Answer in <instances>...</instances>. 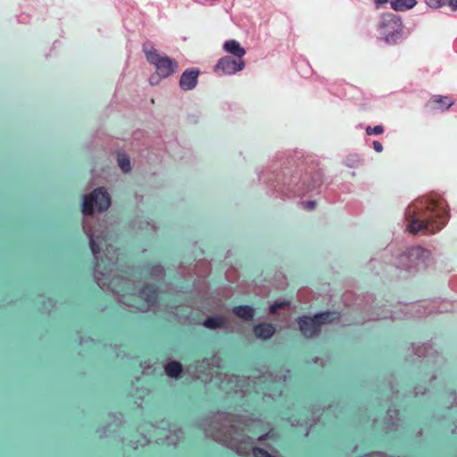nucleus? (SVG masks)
<instances>
[{
	"mask_svg": "<svg viewBox=\"0 0 457 457\" xmlns=\"http://www.w3.org/2000/svg\"><path fill=\"white\" fill-rule=\"evenodd\" d=\"M18 21L21 23H27L29 21V15L22 13L18 17Z\"/></svg>",
	"mask_w": 457,
	"mask_h": 457,
	"instance_id": "nucleus-43",
	"label": "nucleus"
},
{
	"mask_svg": "<svg viewBox=\"0 0 457 457\" xmlns=\"http://www.w3.org/2000/svg\"><path fill=\"white\" fill-rule=\"evenodd\" d=\"M361 163V159L357 154H351L344 160V164L349 168L358 167Z\"/></svg>",
	"mask_w": 457,
	"mask_h": 457,
	"instance_id": "nucleus-33",
	"label": "nucleus"
},
{
	"mask_svg": "<svg viewBox=\"0 0 457 457\" xmlns=\"http://www.w3.org/2000/svg\"><path fill=\"white\" fill-rule=\"evenodd\" d=\"M222 367V359L218 355L204 357L201 360H195L186 365L185 373L194 379H200L205 383L210 382V378L214 373L213 368Z\"/></svg>",
	"mask_w": 457,
	"mask_h": 457,
	"instance_id": "nucleus-13",
	"label": "nucleus"
},
{
	"mask_svg": "<svg viewBox=\"0 0 457 457\" xmlns=\"http://www.w3.org/2000/svg\"><path fill=\"white\" fill-rule=\"evenodd\" d=\"M407 230L413 235H435L447 224L449 206L444 198L436 195L417 198L404 211Z\"/></svg>",
	"mask_w": 457,
	"mask_h": 457,
	"instance_id": "nucleus-4",
	"label": "nucleus"
},
{
	"mask_svg": "<svg viewBox=\"0 0 457 457\" xmlns=\"http://www.w3.org/2000/svg\"><path fill=\"white\" fill-rule=\"evenodd\" d=\"M432 100L441 105L442 111L448 110L453 104V102L450 101L447 96H434Z\"/></svg>",
	"mask_w": 457,
	"mask_h": 457,
	"instance_id": "nucleus-34",
	"label": "nucleus"
},
{
	"mask_svg": "<svg viewBox=\"0 0 457 457\" xmlns=\"http://www.w3.org/2000/svg\"><path fill=\"white\" fill-rule=\"evenodd\" d=\"M448 398L450 400H453V402L451 403V405L448 408L453 407L454 404L457 405V395L454 392L449 393Z\"/></svg>",
	"mask_w": 457,
	"mask_h": 457,
	"instance_id": "nucleus-44",
	"label": "nucleus"
},
{
	"mask_svg": "<svg viewBox=\"0 0 457 457\" xmlns=\"http://www.w3.org/2000/svg\"><path fill=\"white\" fill-rule=\"evenodd\" d=\"M431 251L420 245L407 247L395 256L394 266L408 276L426 271L434 265Z\"/></svg>",
	"mask_w": 457,
	"mask_h": 457,
	"instance_id": "nucleus-9",
	"label": "nucleus"
},
{
	"mask_svg": "<svg viewBox=\"0 0 457 457\" xmlns=\"http://www.w3.org/2000/svg\"><path fill=\"white\" fill-rule=\"evenodd\" d=\"M435 310H433V314L437 313H445L453 311L452 303L447 301L441 300H432Z\"/></svg>",
	"mask_w": 457,
	"mask_h": 457,
	"instance_id": "nucleus-29",
	"label": "nucleus"
},
{
	"mask_svg": "<svg viewBox=\"0 0 457 457\" xmlns=\"http://www.w3.org/2000/svg\"><path fill=\"white\" fill-rule=\"evenodd\" d=\"M109 418L112 420V422H109L106 427H103L97 429V433L100 437L106 436L107 429L112 426V423L118 427L123 422V416L121 413H110Z\"/></svg>",
	"mask_w": 457,
	"mask_h": 457,
	"instance_id": "nucleus-28",
	"label": "nucleus"
},
{
	"mask_svg": "<svg viewBox=\"0 0 457 457\" xmlns=\"http://www.w3.org/2000/svg\"><path fill=\"white\" fill-rule=\"evenodd\" d=\"M307 411L312 412V418L307 417L301 420L297 418L291 417L288 419V421L292 426H308L309 428H312L317 422L319 416H316V411L314 409L312 411L307 410Z\"/></svg>",
	"mask_w": 457,
	"mask_h": 457,
	"instance_id": "nucleus-26",
	"label": "nucleus"
},
{
	"mask_svg": "<svg viewBox=\"0 0 457 457\" xmlns=\"http://www.w3.org/2000/svg\"><path fill=\"white\" fill-rule=\"evenodd\" d=\"M142 50L147 62L154 66L156 72L161 77L168 78L176 72L179 62L168 55L159 54L151 41H145L142 46Z\"/></svg>",
	"mask_w": 457,
	"mask_h": 457,
	"instance_id": "nucleus-12",
	"label": "nucleus"
},
{
	"mask_svg": "<svg viewBox=\"0 0 457 457\" xmlns=\"http://www.w3.org/2000/svg\"><path fill=\"white\" fill-rule=\"evenodd\" d=\"M313 317L315 318L319 328L321 329L323 325L339 322L341 313L337 311H325L314 313Z\"/></svg>",
	"mask_w": 457,
	"mask_h": 457,
	"instance_id": "nucleus-19",
	"label": "nucleus"
},
{
	"mask_svg": "<svg viewBox=\"0 0 457 457\" xmlns=\"http://www.w3.org/2000/svg\"><path fill=\"white\" fill-rule=\"evenodd\" d=\"M411 353L418 360L415 379L432 383L437 378L445 365V359L429 343L411 344Z\"/></svg>",
	"mask_w": 457,
	"mask_h": 457,
	"instance_id": "nucleus-6",
	"label": "nucleus"
},
{
	"mask_svg": "<svg viewBox=\"0 0 457 457\" xmlns=\"http://www.w3.org/2000/svg\"><path fill=\"white\" fill-rule=\"evenodd\" d=\"M201 324L211 330H228L230 328L229 319L222 315L208 316Z\"/></svg>",
	"mask_w": 457,
	"mask_h": 457,
	"instance_id": "nucleus-18",
	"label": "nucleus"
},
{
	"mask_svg": "<svg viewBox=\"0 0 457 457\" xmlns=\"http://www.w3.org/2000/svg\"><path fill=\"white\" fill-rule=\"evenodd\" d=\"M265 446H267V447L270 449V443H266V444H265Z\"/></svg>",
	"mask_w": 457,
	"mask_h": 457,
	"instance_id": "nucleus-53",
	"label": "nucleus"
},
{
	"mask_svg": "<svg viewBox=\"0 0 457 457\" xmlns=\"http://www.w3.org/2000/svg\"><path fill=\"white\" fill-rule=\"evenodd\" d=\"M416 0H391L390 5L395 12H404L416 6Z\"/></svg>",
	"mask_w": 457,
	"mask_h": 457,
	"instance_id": "nucleus-27",
	"label": "nucleus"
},
{
	"mask_svg": "<svg viewBox=\"0 0 457 457\" xmlns=\"http://www.w3.org/2000/svg\"><path fill=\"white\" fill-rule=\"evenodd\" d=\"M132 228L145 231L149 234H154L157 231V227L154 221L144 216H138L132 221Z\"/></svg>",
	"mask_w": 457,
	"mask_h": 457,
	"instance_id": "nucleus-20",
	"label": "nucleus"
},
{
	"mask_svg": "<svg viewBox=\"0 0 457 457\" xmlns=\"http://www.w3.org/2000/svg\"><path fill=\"white\" fill-rule=\"evenodd\" d=\"M365 132L368 136L370 135H380L384 132V127L383 125H377L374 128H371L370 126H367L365 129Z\"/></svg>",
	"mask_w": 457,
	"mask_h": 457,
	"instance_id": "nucleus-36",
	"label": "nucleus"
},
{
	"mask_svg": "<svg viewBox=\"0 0 457 457\" xmlns=\"http://www.w3.org/2000/svg\"><path fill=\"white\" fill-rule=\"evenodd\" d=\"M223 50L228 54H233L232 57L244 59L245 50L242 47L238 41L235 39L227 40L223 44Z\"/></svg>",
	"mask_w": 457,
	"mask_h": 457,
	"instance_id": "nucleus-23",
	"label": "nucleus"
},
{
	"mask_svg": "<svg viewBox=\"0 0 457 457\" xmlns=\"http://www.w3.org/2000/svg\"><path fill=\"white\" fill-rule=\"evenodd\" d=\"M210 272V265L204 260H199L195 264L187 260L181 262L178 268L179 277L185 285L179 287V292L195 294L199 298H204L207 294V284L204 279Z\"/></svg>",
	"mask_w": 457,
	"mask_h": 457,
	"instance_id": "nucleus-8",
	"label": "nucleus"
},
{
	"mask_svg": "<svg viewBox=\"0 0 457 457\" xmlns=\"http://www.w3.org/2000/svg\"><path fill=\"white\" fill-rule=\"evenodd\" d=\"M388 0H374V4L376 5V8H379L382 4L387 3Z\"/></svg>",
	"mask_w": 457,
	"mask_h": 457,
	"instance_id": "nucleus-48",
	"label": "nucleus"
},
{
	"mask_svg": "<svg viewBox=\"0 0 457 457\" xmlns=\"http://www.w3.org/2000/svg\"><path fill=\"white\" fill-rule=\"evenodd\" d=\"M253 331L257 338L267 340L275 334L276 328L271 323L262 322L253 326Z\"/></svg>",
	"mask_w": 457,
	"mask_h": 457,
	"instance_id": "nucleus-21",
	"label": "nucleus"
},
{
	"mask_svg": "<svg viewBox=\"0 0 457 457\" xmlns=\"http://www.w3.org/2000/svg\"><path fill=\"white\" fill-rule=\"evenodd\" d=\"M433 302L422 301L417 303H411L405 307V313H411V318H423L433 314Z\"/></svg>",
	"mask_w": 457,
	"mask_h": 457,
	"instance_id": "nucleus-17",
	"label": "nucleus"
},
{
	"mask_svg": "<svg viewBox=\"0 0 457 457\" xmlns=\"http://www.w3.org/2000/svg\"><path fill=\"white\" fill-rule=\"evenodd\" d=\"M117 161L119 167L124 173H128L131 170L129 156L124 152H119L117 154Z\"/></svg>",
	"mask_w": 457,
	"mask_h": 457,
	"instance_id": "nucleus-30",
	"label": "nucleus"
},
{
	"mask_svg": "<svg viewBox=\"0 0 457 457\" xmlns=\"http://www.w3.org/2000/svg\"><path fill=\"white\" fill-rule=\"evenodd\" d=\"M386 390H388L391 394V395L393 396L395 394H397L398 391H395V385H394V382L393 380H389L387 385H386Z\"/></svg>",
	"mask_w": 457,
	"mask_h": 457,
	"instance_id": "nucleus-42",
	"label": "nucleus"
},
{
	"mask_svg": "<svg viewBox=\"0 0 457 457\" xmlns=\"http://www.w3.org/2000/svg\"><path fill=\"white\" fill-rule=\"evenodd\" d=\"M42 300V311L49 312L54 306V302L51 298L41 297Z\"/></svg>",
	"mask_w": 457,
	"mask_h": 457,
	"instance_id": "nucleus-37",
	"label": "nucleus"
},
{
	"mask_svg": "<svg viewBox=\"0 0 457 457\" xmlns=\"http://www.w3.org/2000/svg\"><path fill=\"white\" fill-rule=\"evenodd\" d=\"M373 148L376 152L378 153H380L383 151V145L380 142L378 141H374L373 142Z\"/></svg>",
	"mask_w": 457,
	"mask_h": 457,
	"instance_id": "nucleus-46",
	"label": "nucleus"
},
{
	"mask_svg": "<svg viewBox=\"0 0 457 457\" xmlns=\"http://www.w3.org/2000/svg\"><path fill=\"white\" fill-rule=\"evenodd\" d=\"M378 30L387 45L399 44L405 38L401 17L392 12L381 15Z\"/></svg>",
	"mask_w": 457,
	"mask_h": 457,
	"instance_id": "nucleus-11",
	"label": "nucleus"
},
{
	"mask_svg": "<svg viewBox=\"0 0 457 457\" xmlns=\"http://www.w3.org/2000/svg\"><path fill=\"white\" fill-rule=\"evenodd\" d=\"M299 331L306 339H312L318 337L321 329L319 328L318 323L313 315H302L296 319Z\"/></svg>",
	"mask_w": 457,
	"mask_h": 457,
	"instance_id": "nucleus-15",
	"label": "nucleus"
},
{
	"mask_svg": "<svg viewBox=\"0 0 457 457\" xmlns=\"http://www.w3.org/2000/svg\"><path fill=\"white\" fill-rule=\"evenodd\" d=\"M453 433L457 434V426H455V428L453 429Z\"/></svg>",
	"mask_w": 457,
	"mask_h": 457,
	"instance_id": "nucleus-52",
	"label": "nucleus"
},
{
	"mask_svg": "<svg viewBox=\"0 0 457 457\" xmlns=\"http://www.w3.org/2000/svg\"><path fill=\"white\" fill-rule=\"evenodd\" d=\"M201 71L199 68L191 67L185 70L180 75L179 86L182 91H191L198 84V78Z\"/></svg>",
	"mask_w": 457,
	"mask_h": 457,
	"instance_id": "nucleus-16",
	"label": "nucleus"
},
{
	"mask_svg": "<svg viewBox=\"0 0 457 457\" xmlns=\"http://www.w3.org/2000/svg\"><path fill=\"white\" fill-rule=\"evenodd\" d=\"M289 305L290 302L287 300H276L270 305L269 312L270 314H275L278 312V311L289 307Z\"/></svg>",
	"mask_w": 457,
	"mask_h": 457,
	"instance_id": "nucleus-32",
	"label": "nucleus"
},
{
	"mask_svg": "<svg viewBox=\"0 0 457 457\" xmlns=\"http://www.w3.org/2000/svg\"><path fill=\"white\" fill-rule=\"evenodd\" d=\"M447 2L453 11L457 10V0H448Z\"/></svg>",
	"mask_w": 457,
	"mask_h": 457,
	"instance_id": "nucleus-47",
	"label": "nucleus"
},
{
	"mask_svg": "<svg viewBox=\"0 0 457 457\" xmlns=\"http://www.w3.org/2000/svg\"><path fill=\"white\" fill-rule=\"evenodd\" d=\"M163 79L162 77L160 76V74H158L157 72L155 74H153L149 77V83L151 85H157L160 80Z\"/></svg>",
	"mask_w": 457,
	"mask_h": 457,
	"instance_id": "nucleus-40",
	"label": "nucleus"
},
{
	"mask_svg": "<svg viewBox=\"0 0 457 457\" xmlns=\"http://www.w3.org/2000/svg\"><path fill=\"white\" fill-rule=\"evenodd\" d=\"M87 342L94 343V340L91 339V338H88V339L85 340V343H87ZM83 343H84V339L80 338L79 344L82 345Z\"/></svg>",
	"mask_w": 457,
	"mask_h": 457,
	"instance_id": "nucleus-50",
	"label": "nucleus"
},
{
	"mask_svg": "<svg viewBox=\"0 0 457 457\" xmlns=\"http://www.w3.org/2000/svg\"><path fill=\"white\" fill-rule=\"evenodd\" d=\"M353 296V293H352V292H346V293L344 295V296H343V297H344V302H345V304H348V303H346V301H347L348 299L352 298Z\"/></svg>",
	"mask_w": 457,
	"mask_h": 457,
	"instance_id": "nucleus-49",
	"label": "nucleus"
},
{
	"mask_svg": "<svg viewBox=\"0 0 457 457\" xmlns=\"http://www.w3.org/2000/svg\"><path fill=\"white\" fill-rule=\"evenodd\" d=\"M369 269L377 273V274H379V272L383 270L384 268V265L383 263L378 260V259H375V258H372L370 259V261L369 262Z\"/></svg>",
	"mask_w": 457,
	"mask_h": 457,
	"instance_id": "nucleus-35",
	"label": "nucleus"
},
{
	"mask_svg": "<svg viewBox=\"0 0 457 457\" xmlns=\"http://www.w3.org/2000/svg\"><path fill=\"white\" fill-rule=\"evenodd\" d=\"M399 425L398 410L390 407L385 418V429L386 432L395 431L398 428Z\"/></svg>",
	"mask_w": 457,
	"mask_h": 457,
	"instance_id": "nucleus-25",
	"label": "nucleus"
},
{
	"mask_svg": "<svg viewBox=\"0 0 457 457\" xmlns=\"http://www.w3.org/2000/svg\"><path fill=\"white\" fill-rule=\"evenodd\" d=\"M110 205L111 196L103 187L84 195L81 205L84 214L83 230L88 237L96 260L95 280L101 288L111 290L120 303L146 312L157 305L159 287L152 283L141 285L139 270L136 268H129L118 273V253L111 243V231L105 224L94 225V212H105Z\"/></svg>",
	"mask_w": 457,
	"mask_h": 457,
	"instance_id": "nucleus-1",
	"label": "nucleus"
},
{
	"mask_svg": "<svg viewBox=\"0 0 457 457\" xmlns=\"http://www.w3.org/2000/svg\"><path fill=\"white\" fill-rule=\"evenodd\" d=\"M149 275L155 279H161L165 275V270L161 264L152 265L148 269Z\"/></svg>",
	"mask_w": 457,
	"mask_h": 457,
	"instance_id": "nucleus-31",
	"label": "nucleus"
},
{
	"mask_svg": "<svg viewBox=\"0 0 457 457\" xmlns=\"http://www.w3.org/2000/svg\"><path fill=\"white\" fill-rule=\"evenodd\" d=\"M428 392L427 388H423L421 386H416L413 389L414 396H418L419 395H425Z\"/></svg>",
	"mask_w": 457,
	"mask_h": 457,
	"instance_id": "nucleus-41",
	"label": "nucleus"
},
{
	"mask_svg": "<svg viewBox=\"0 0 457 457\" xmlns=\"http://www.w3.org/2000/svg\"><path fill=\"white\" fill-rule=\"evenodd\" d=\"M364 457H388V456L382 452H375V453H368Z\"/></svg>",
	"mask_w": 457,
	"mask_h": 457,
	"instance_id": "nucleus-45",
	"label": "nucleus"
},
{
	"mask_svg": "<svg viewBox=\"0 0 457 457\" xmlns=\"http://www.w3.org/2000/svg\"><path fill=\"white\" fill-rule=\"evenodd\" d=\"M288 373L287 370L276 373L266 371L258 377H239L217 371L210 378V383L226 394L235 393L245 396L253 388L257 394H262L263 399L268 397L275 400L281 395Z\"/></svg>",
	"mask_w": 457,
	"mask_h": 457,
	"instance_id": "nucleus-5",
	"label": "nucleus"
},
{
	"mask_svg": "<svg viewBox=\"0 0 457 457\" xmlns=\"http://www.w3.org/2000/svg\"><path fill=\"white\" fill-rule=\"evenodd\" d=\"M448 0H425L428 6L431 8H440L447 3Z\"/></svg>",
	"mask_w": 457,
	"mask_h": 457,
	"instance_id": "nucleus-39",
	"label": "nucleus"
},
{
	"mask_svg": "<svg viewBox=\"0 0 457 457\" xmlns=\"http://www.w3.org/2000/svg\"><path fill=\"white\" fill-rule=\"evenodd\" d=\"M198 426L204 430L207 437L234 450L239 455L253 457H276L268 451L255 446V442H276L278 434L268 424L260 420H246L241 416L228 412L218 411L202 419Z\"/></svg>",
	"mask_w": 457,
	"mask_h": 457,
	"instance_id": "nucleus-3",
	"label": "nucleus"
},
{
	"mask_svg": "<svg viewBox=\"0 0 457 457\" xmlns=\"http://www.w3.org/2000/svg\"><path fill=\"white\" fill-rule=\"evenodd\" d=\"M140 429L142 433L141 441L129 442V445L133 449H137L138 444H140V445H145L152 441L157 444L176 447L184 438L182 428L179 425L172 424L166 420H162L155 423H145L144 426L140 427Z\"/></svg>",
	"mask_w": 457,
	"mask_h": 457,
	"instance_id": "nucleus-7",
	"label": "nucleus"
},
{
	"mask_svg": "<svg viewBox=\"0 0 457 457\" xmlns=\"http://www.w3.org/2000/svg\"><path fill=\"white\" fill-rule=\"evenodd\" d=\"M300 205L305 211H313L317 206V202L314 200L302 201Z\"/></svg>",
	"mask_w": 457,
	"mask_h": 457,
	"instance_id": "nucleus-38",
	"label": "nucleus"
},
{
	"mask_svg": "<svg viewBox=\"0 0 457 457\" xmlns=\"http://www.w3.org/2000/svg\"><path fill=\"white\" fill-rule=\"evenodd\" d=\"M232 313L245 321H251L255 314V309L251 305H238L231 310Z\"/></svg>",
	"mask_w": 457,
	"mask_h": 457,
	"instance_id": "nucleus-24",
	"label": "nucleus"
},
{
	"mask_svg": "<svg viewBox=\"0 0 457 457\" xmlns=\"http://www.w3.org/2000/svg\"><path fill=\"white\" fill-rule=\"evenodd\" d=\"M165 374L174 379H178L181 377L182 373L185 372V368L183 365L178 361H168L164 366Z\"/></svg>",
	"mask_w": 457,
	"mask_h": 457,
	"instance_id": "nucleus-22",
	"label": "nucleus"
},
{
	"mask_svg": "<svg viewBox=\"0 0 457 457\" xmlns=\"http://www.w3.org/2000/svg\"><path fill=\"white\" fill-rule=\"evenodd\" d=\"M375 302L376 300L371 295L358 298L355 308L361 315L355 316L352 323L361 324L366 321L384 319L402 320L411 318V313H405L404 312L408 304H400L393 310H388L378 306Z\"/></svg>",
	"mask_w": 457,
	"mask_h": 457,
	"instance_id": "nucleus-10",
	"label": "nucleus"
},
{
	"mask_svg": "<svg viewBox=\"0 0 457 457\" xmlns=\"http://www.w3.org/2000/svg\"><path fill=\"white\" fill-rule=\"evenodd\" d=\"M320 361V358L316 357L313 359V363H318Z\"/></svg>",
	"mask_w": 457,
	"mask_h": 457,
	"instance_id": "nucleus-51",
	"label": "nucleus"
},
{
	"mask_svg": "<svg viewBox=\"0 0 457 457\" xmlns=\"http://www.w3.org/2000/svg\"><path fill=\"white\" fill-rule=\"evenodd\" d=\"M302 152H278L271 162L256 170L261 184L265 187L266 195L283 201L320 193L323 185V172L316 169Z\"/></svg>",
	"mask_w": 457,
	"mask_h": 457,
	"instance_id": "nucleus-2",
	"label": "nucleus"
},
{
	"mask_svg": "<svg viewBox=\"0 0 457 457\" xmlns=\"http://www.w3.org/2000/svg\"><path fill=\"white\" fill-rule=\"evenodd\" d=\"M245 66L244 59L226 55L218 60L213 71L220 77L229 76L242 71Z\"/></svg>",
	"mask_w": 457,
	"mask_h": 457,
	"instance_id": "nucleus-14",
	"label": "nucleus"
}]
</instances>
